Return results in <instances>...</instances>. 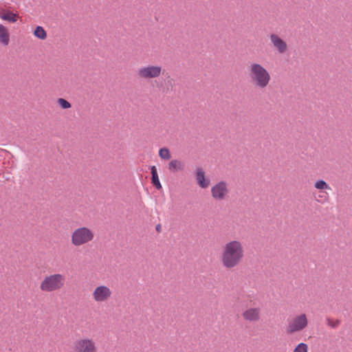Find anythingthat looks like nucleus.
I'll use <instances>...</instances> for the list:
<instances>
[{
  "label": "nucleus",
  "mask_w": 352,
  "mask_h": 352,
  "mask_svg": "<svg viewBox=\"0 0 352 352\" xmlns=\"http://www.w3.org/2000/svg\"><path fill=\"white\" fill-rule=\"evenodd\" d=\"M244 256V246L239 240L228 241L222 247L221 262L227 269L237 267L242 262Z\"/></svg>",
  "instance_id": "f257e3e1"
},
{
  "label": "nucleus",
  "mask_w": 352,
  "mask_h": 352,
  "mask_svg": "<svg viewBox=\"0 0 352 352\" xmlns=\"http://www.w3.org/2000/svg\"><path fill=\"white\" fill-rule=\"evenodd\" d=\"M249 76L256 87L263 89L270 83L271 77L268 71L261 64L252 63L249 66Z\"/></svg>",
  "instance_id": "f03ea898"
},
{
  "label": "nucleus",
  "mask_w": 352,
  "mask_h": 352,
  "mask_svg": "<svg viewBox=\"0 0 352 352\" xmlns=\"http://www.w3.org/2000/svg\"><path fill=\"white\" fill-rule=\"evenodd\" d=\"M65 281V276L62 274L47 275L41 282L40 289L44 292L58 291L64 287Z\"/></svg>",
  "instance_id": "7ed1b4c3"
},
{
  "label": "nucleus",
  "mask_w": 352,
  "mask_h": 352,
  "mask_svg": "<svg viewBox=\"0 0 352 352\" xmlns=\"http://www.w3.org/2000/svg\"><path fill=\"white\" fill-rule=\"evenodd\" d=\"M94 232L87 227L75 229L71 235V242L74 246L79 247L93 241Z\"/></svg>",
  "instance_id": "20e7f679"
},
{
  "label": "nucleus",
  "mask_w": 352,
  "mask_h": 352,
  "mask_svg": "<svg viewBox=\"0 0 352 352\" xmlns=\"http://www.w3.org/2000/svg\"><path fill=\"white\" fill-rule=\"evenodd\" d=\"M229 193L228 184L225 181H219L211 188L212 197L218 201L226 200Z\"/></svg>",
  "instance_id": "39448f33"
},
{
  "label": "nucleus",
  "mask_w": 352,
  "mask_h": 352,
  "mask_svg": "<svg viewBox=\"0 0 352 352\" xmlns=\"http://www.w3.org/2000/svg\"><path fill=\"white\" fill-rule=\"evenodd\" d=\"M162 68L160 65H146L138 69V76L144 80L158 78L162 74Z\"/></svg>",
  "instance_id": "423d86ee"
},
{
  "label": "nucleus",
  "mask_w": 352,
  "mask_h": 352,
  "mask_svg": "<svg viewBox=\"0 0 352 352\" xmlns=\"http://www.w3.org/2000/svg\"><path fill=\"white\" fill-rule=\"evenodd\" d=\"M75 352H97L96 342L89 338L77 339L74 343Z\"/></svg>",
  "instance_id": "0eeeda50"
},
{
  "label": "nucleus",
  "mask_w": 352,
  "mask_h": 352,
  "mask_svg": "<svg viewBox=\"0 0 352 352\" xmlns=\"http://www.w3.org/2000/svg\"><path fill=\"white\" fill-rule=\"evenodd\" d=\"M308 322L307 316L305 314H302L294 318L288 324L287 332L288 333H294L300 331L307 326Z\"/></svg>",
  "instance_id": "6e6552de"
},
{
  "label": "nucleus",
  "mask_w": 352,
  "mask_h": 352,
  "mask_svg": "<svg viewBox=\"0 0 352 352\" xmlns=\"http://www.w3.org/2000/svg\"><path fill=\"white\" fill-rule=\"evenodd\" d=\"M112 292L110 288L106 285H99L96 287L93 293L92 298L98 303L107 302L111 296Z\"/></svg>",
  "instance_id": "1a4fd4ad"
},
{
  "label": "nucleus",
  "mask_w": 352,
  "mask_h": 352,
  "mask_svg": "<svg viewBox=\"0 0 352 352\" xmlns=\"http://www.w3.org/2000/svg\"><path fill=\"white\" fill-rule=\"evenodd\" d=\"M270 39L274 47L279 54H284L287 50V45L280 36L275 34L270 35Z\"/></svg>",
  "instance_id": "9d476101"
},
{
  "label": "nucleus",
  "mask_w": 352,
  "mask_h": 352,
  "mask_svg": "<svg viewBox=\"0 0 352 352\" xmlns=\"http://www.w3.org/2000/svg\"><path fill=\"white\" fill-rule=\"evenodd\" d=\"M243 318L249 322H257L261 318V309L259 307H251L242 314Z\"/></svg>",
  "instance_id": "9b49d317"
},
{
  "label": "nucleus",
  "mask_w": 352,
  "mask_h": 352,
  "mask_svg": "<svg viewBox=\"0 0 352 352\" xmlns=\"http://www.w3.org/2000/svg\"><path fill=\"white\" fill-rule=\"evenodd\" d=\"M195 178L197 184L202 188H206L210 184V180L205 179L204 172L202 168H198L196 170Z\"/></svg>",
  "instance_id": "f8f14e48"
},
{
  "label": "nucleus",
  "mask_w": 352,
  "mask_h": 352,
  "mask_svg": "<svg viewBox=\"0 0 352 352\" xmlns=\"http://www.w3.org/2000/svg\"><path fill=\"white\" fill-rule=\"evenodd\" d=\"M10 42V34L8 30L0 24V44L6 46Z\"/></svg>",
  "instance_id": "ddd939ff"
},
{
  "label": "nucleus",
  "mask_w": 352,
  "mask_h": 352,
  "mask_svg": "<svg viewBox=\"0 0 352 352\" xmlns=\"http://www.w3.org/2000/svg\"><path fill=\"white\" fill-rule=\"evenodd\" d=\"M184 163L178 160H173L168 164V170L172 173L184 170Z\"/></svg>",
  "instance_id": "4468645a"
},
{
  "label": "nucleus",
  "mask_w": 352,
  "mask_h": 352,
  "mask_svg": "<svg viewBox=\"0 0 352 352\" xmlns=\"http://www.w3.org/2000/svg\"><path fill=\"white\" fill-rule=\"evenodd\" d=\"M18 15L7 10H2L0 12V18L3 20L7 21L10 23H14L16 21Z\"/></svg>",
  "instance_id": "2eb2a0df"
},
{
  "label": "nucleus",
  "mask_w": 352,
  "mask_h": 352,
  "mask_svg": "<svg viewBox=\"0 0 352 352\" xmlns=\"http://www.w3.org/2000/svg\"><path fill=\"white\" fill-rule=\"evenodd\" d=\"M151 183L158 190L162 188V185L159 179L157 168L155 166L151 167Z\"/></svg>",
  "instance_id": "dca6fc26"
},
{
  "label": "nucleus",
  "mask_w": 352,
  "mask_h": 352,
  "mask_svg": "<svg viewBox=\"0 0 352 352\" xmlns=\"http://www.w3.org/2000/svg\"><path fill=\"white\" fill-rule=\"evenodd\" d=\"M34 35L39 39H45L47 37L45 30L41 26H37L34 31Z\"/></svg>",
  "instance_id": "f3484780"
},
{
  "label": "nucleus",
  "mask_w": 352,
  "mask_h": 352,
  "mask_svg": "<svg viewBox=\"0 0 352 352\" xmlns=\"http://www.w3.org/2000/svg\"><path fill=\"white\" fill-rule=\"evenodd\" d=\"M314 187L318 190H329V185L323 179L317 180L314 184Z\"/></svg>",
  "instance_id": "a211bd4d"
},
{
  "label": "nucleus",
  "mask_w": 352,
  "mask_h": 352,
  "mask_svg": "<svg viewBox=\"0 0 352 352\" xmlns=\"http://www.w3.org/2000/svg\"><path fill=\"white\" fill-rule=\"evenodd\" d=\"M159 156L162 160H169L171 157L169 150L165 147L160 149Z\"/></svg>",
  "instance_id": "6ab92c4d"
},
{
  "label": "nucleus",
  "mask_w": 352,
  "mask_h": 352,
  "mask_svg": "<svg viewBox=\"0 0 352 352\" xmlns=\"http://www.w3.org/2000/svg\"><path fill=\"white\" fill-rule=\"evenodd\" d=\"M57 103L63 109H67L71 107V104L64 98H58Z\"/></svg>",
  "instance_id": "aec40b11"
},
{
  "label": "nucleus",
  "mask_w": 352,
  "mask_h": 352,
  "mask_svg": "<svg viewBox=\"0 0 352 352\" xmlns=\"http://www.w3.org/2000/svg\"><path fill=\"white\" fill-rule=\"evenodd\" d=\"M307 344L303 342L299 343L294 349V352H307Z\"/></svg>",
  "instance_id": "412c9836"
},
{
  "label": "nucleus",
  "mask_w": 352,
  "mask_h": 352,
  "mask_svg": "<svg viewBox=\"0 0 352 352\" xmlns=\"http://www.w3.org/2000/svg\"><path fill=\"white\" fill-rule=\"evenodd\" d=\"M326 321H327V325H329V327H331V328H333V329L338 327V326L340 324L339 320L333 321L329 318H327L326 319Z\"/></svg>",
  "instance_id": "4be33fe9"
},
{
  "label": "nucleus",
  "mask_w": 352,
  "mask_h": 352,
  "mask_svg": "<svg viewBox=\"0 0 352 352\" xmlns=\"http://www.w3.org/2000/svg\"><path fill=\"white\" fill-rule=\"evenodd\" d=\"M155 229L156 230L160 232L161 231V225L160 224H157L155 227Z\"/></svg>",
  "instance_id": "5701e85b"
}]
</instances>
